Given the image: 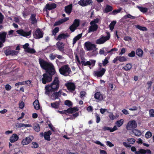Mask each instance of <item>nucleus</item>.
<instances>
[{
	"instance_id": "28",
	"label": "nucleus",
	"mask_w": 154,
	"mask_h": 154,
	"mask_svg": "<svg viewBox=\"0 0 154 154\" xmlns=\"http://www.w3.org/2000/svg\"><path fill=\"white\" fill-rule=\"evenodd\" d=\"M7 33L5 32L0 33V40L2 42H4L5 40Z\"/></svg>"
},
{
	"instance_id": "37",
	"label": "nucleus",
	"mask_w": 154,
	"mask_h": 154,
	"mask_svg": "<svg viewBox=\"0 0 154 154\" xmlns=\"http://www.w3.org/2000/svg\"><path fill=\"white\" fill-rule=\"evenodd\" d=\"M119 61L120 62H125L127 60V58L124 56H118Z\"/></svg>"
},
{
	"instance_id": "13",
	"label": "nucleus",
	"mask_w": 154,
	"mask_h": 154,
	"mask_svg": "<svg viewBox=\"0 0 154 154\" xmlns=\"http://www.w3.org/2000/svg\"><path fill=\"white\" fill-rule=\"evenodd\" d=\"M85 45L87 50L88 51L92 50L96 48V46L94 44L89 42H86L85 44Z\"/></svg>"
},
{
	"instance_id": "43",
	"label": "nucleus",
	"mask_w": 154,
	"mask_h": 154,
	"mask_svg": "<svg viewBox=\"0 0 154 154\" xmlns=\"http://www.w3.org/2000/svg\"><path fill=\"white\" fill-rule=\"evenodd\" d=\"M112 9V7L110 6L107 5L105 9V11L106 12H108L111 11Z\"/></svg>"
},
{
	"instance_id": "12",
	"label": "nucleus",
	"mask_w": 154,
	"mask_h": 154,
	"mask_svg": "<svg viewBox=\"0 0 154 154\" xmlns=\"http://www.w3.org/2000/svg\"><path fill=\"white\" fill-rule=\"evenodd\" d=\"M94 98L98 101H101L105 98V96L100 92H97L94 94Z\"/></svg>"
},
{
	"instance_id": "62",
	"label": "nucleus",
	"mask_w": 154,
	"mask_h": 154,
	"mask_svg": "<svg viewBox=\"0 0 154 154\" xmlns=\"http://www.w3.org/2000/svg\"><path fill=\"white\" fill-rule=\"evenodd\" d=\"M5 89L6 90L9 91L11 88V87L9 85H6L5 87Z\"/></svg>"
},
{
	"instance_id": "25",
	"label": "nucleus",
	"mask_w": 154,
	"mask_h": 154,
	"mask_svg": "<svg viewBox=\"0 0 154 154\" xmlns=\"http://www.w3.org/2000/svg\"><path fill=\"white\" fill-rule=\"evenodd\" d=\"M17 127L21 128L22 127L26 128L32 127V125L29 124H24L21 123H17L16 125Z\"/></svg>"
},
{
	"instance_id": "48",
	"label": "nucleus",
	"mask_w": 154,
	"mask_h": 154,
	"mask_svg": "<svg viewBox=\"0 0 154 154\" xmlns=\"http://www.w3.org/2000/svg\"><path fill=\"white\" fill-rule=\"evenodd\" d=\"M140 10L143 12H146L147 11V9L146 8H143L141 7H138Z\"/></svg>"
},
{
	"instance_id": "9",
	"label": "nucleus",
	"mask_w": 154,
	"mask_h": 154,
	"mask_svg": "<svg viewBox=\"0 0 154 154\" xmlns=\"http://www.w3.org/2000/svg\"><path fill=\"white\" fill-rule=\"evenodd\" d=\"M33 137L32 136H29L23 139L21 142L22 145L24 146L29 143L33 139Z\"/></svg>"
},
{
	"instance_id": "21",
	"label": "nucleus",
	"mask_w": 154,
	"mask_h": 154,
	"mask_svg": "<svg viewBox=\"0 0 154 154\" xmlns=\"http://www.w3.org/2000/svg\"><path fill=\"white\" fill-rule=\"evenodd\" d=\"M19 138L18 136L15 134H12V136L10 137V141L11 143H13L17 141Z\"/></svg>"
},
{
	"instance_id": "33",
	"label": "nucleus",
	"mask_w": 154,
	"mask_h": 154,
	"mask_svg": "<svg viewBox=\"0 0 154 154\" xmlns=\"http://www.w3.org/2000/svg\"><path fill=\"white\" fill-rule=\"evenodd\" d=\"M35 15L33 14L31 15L30 18V20L31 21L32 24H35L37 23V20L35 18Z\"/></svg>"
},
{
	"instance_id": "56",
	"label": "nucleus",
	"mask_w": 154,
	"mask_h": 154,
	"mask_svg": "<svg viewBox=\"0 0 154 154\" xmlns=\"http://www.w3.org/2000/svg\"><path fill=\"white\" fill-rule=\"evenodd\" d=\"M118 49L116 48H113L111 49L110 51H108L107 52L108 53H109L111 54H113V51H118Z\"/></svg>"
},
{
	"instance_id": "3",
	"label": "nucleus",
	"mask_w": 154,
	"mask_h": 154,
	"mask_svg": "<svg viewBox=\"0 0 154 154\" xmlns=\"http://www.w3.org/2000/svg\"><path fill=\"white\" fill-rule=\"evenodd\" d=\"M99 20L98 18H96L90 22V24L91 26L89 27L88 30L89 32H94L97 30L98 26L97 24L99 22Z\"/></svg>"
},
{
	"instance_id": "59",
	"label": "nucleus",
	"mask_w": 154,
	"mask_h": 154,
	"mask_svg": "<svg viewBox=\"0 0 154 154\" xmlns=\"http://www.w3.org/2000/svg\"><path fill=\"white\" fill-rule=\"evenodd\" d=\"M95 116L96 118V122L98 123L100 121V116L97 114H95Z\"/></svg>"
},
{
	"instance_id": "64",
	"label": "nucleus",
	"mask_w": 154,
	"mask_h": 154,
	"mask_svg": "<svg viewBox=\"0 0 154 154\" xmlns=\"http://www.w3.org/2000/svg\"><path fill=\"white\" fill-rule=\"evenodd\" d=\"M11 50L8 49L5 51V53L6 55H11Z\"/></svg>"
},
{
	"instance_id": "42",
	"label": "nucleus",
	"mask_w": 154,
	"mask_h": 154,
	"mask_svg": "<svg viewBox=\"0 0 154 154\" xmlns=\"http://www.w3.org/2000/svg\"><path fill=\"white\" fill-rule=\"evenodd\" d=\"M51 105L52 108L54 109H57L58 108V103L57 102H56L51 103Z\"/></svg>"
},
{
	"instance_id": "27",
	"label": "nucleus",
	"mask_w": 154,
	"mask_h": 154,
	"mask_svg": "<svg viewBox=\"0 0 154 154\" xmlns=\"http://www.w3.org/2000/svg\"><path fill=\"white\" fill-rule=\"evenodd\" d=\"M72 7V4H70L66 6L65 8L66 12L68 14H69L71 12Z\"/></svg>"
},
{
	"instance_id": "51",
	"label": "nucleus",
	"mask_w": 154,
	"mask_h": 154,
	"mask_svg": "<svg viewBox=\"0 0 154 154\" xmlns=\"http://www.w3.org/2000/svg\"><path fill=\"white\" fill-rule=\"evenodd\" d=\"M19 107L20 109H23L24 107V103L23 101H21L19 104Z\"/></svg>"
},
{
	"instance_id": "61",
	"label": "nucleus",
	"mask_w": 154,
	"mask_h": 154,
	"mask_svg": "<svg viewBox=\"0 0 154 154\" xmlns=\"http://www.w3.org/2000/svg\"><path fill=\"white\" fill-rule=\"evenodd\" d=\"M29 46V44L28 43H26L23 45V48L25 49V51H26V50L29 48L28 47Z\"/></svg>"
},
{
	"instance_id": "45",
	"label": "nucleus",
	"mask_w": 154,
	"mask_h": 154,
	"mask_svg": "<svg viewBox=\"0 0 154 154\" xmlns=\"http://www.w3.org/2000/svg\"><path fill=\"white\" fill-rule=\"evenodd\" d=\"M109 58L107 57L105 58V59L102 61V64L103 66H105L107 63H109L108 60Z\"/></svg>"
},
{
	"instance_id": "26",
	"label": "nucleus",
	"mask_w": 154,
	"mask_h": 154,
	"mask_svg": "<svg viewBox=\"0 0 154 154\" xmlns=\"http://www.w3.org/2000/svg\"><path fill=\"white\" fill-rule=\"evenodd\" d=\"M132 132L134 135L137 137H140L142 134V132L141 131L137 129H134Z\"/></svg>"
},
{
	"instance_id": "38",
	"label": "nucleus",
	"mask_w": 154,
	"mask_h": 154,
	"mask_svg": "<svg viewBox=\"0 0 154 154\" xmlns=\"http://www.w3.org/2000/svg\"><path fill=\"white\" fill-rule=\"evenodd\" d=\"M33 128L35 131L37 132H39L40 130L39 125L38 124H35Z\"/></svg>"
},
{
	"instance_id": "19",
	"label": "nucleus",
	"mask_w": 154,
	"mask_h": 154,
	"mask_svg": "<svg viewBox=\"0 0 154 154\" xmlns=\"http://www.w3.org/2000/svg\"><path fill=\"white\" fill-rule=\"evenodd\" d=\"M106 71V69H105L103 68L100 71H96L94 72L95 75L97 76L98 77H100L103 76Z\"/></svg>"
},
{
	"instance_id": "50",
	"label": "nucleus",
	"mask_w": 154,
	"mask_h": 154,
	"mask_svg": "<svg viewBox=\"0 0 154 154\" xmlns=\"http://www.w3.org/2000/svg\"><path fill=\"white\" fill-rule=\"evenodd\" d=\"M109 116L110 120H113L115 119L116 118L115 116L113 114L112 112H109Z\"/></svg>"
},
{
	"instance_id": "41",
	"label": "nucleus",
	"mask_w": 154,
	"mask_h": 154,
	"mask_svg": "<svg viewBox=\"0 0 154 154\" xmlns=\"http://www.w3.org/2000/svg\"><path fill=\"white\" fill-rule=\"evenodd\" d=\"M136 27L139 29L143 31H146L147 29L145 27L139 25L136 26Z\"/></svg>"
},
{
	"instance_id": "5",
	"label": "nucleus",
	"mask_w": 154,
	"mask_h": 154,
	"mask_svg": "<svg viewBox=\"0 0 154 154\" xmlns=\"http://www.w3.org/2000/svg\"><path fill=\"white\" fill-rule=\"evenodd\" d=\"M137 124L136 122L134 120H131L128 122L126 128L128 130H132L136 128Z\"/></svg>"
},
{
	"instance_id": "32",
	"label": "nucleus",
	"mask_w": 154,
	"mask_h": 154,
	"mask_svg": "<svg viewBox=\"0 0 154 154\" xmlns=\"http://www.w3.org/2000/svg\"><path fill=\"white\" fill-rule=\"evenodd\" d=\"M143 51L141 49L138 48L136 51V54L139 57H142L143 55Z\"/></svg>"
},
{
	"instance_id": "8",
	"label": "nucleus",
	"mask_w": 154,
	"mask_h": 154,
	"mask_svg": "<svg viewBox=\"0 0 154 154\" xmlns=\"http://www.w3.org/2000/svg\"><path fill=\"white\" fill-rule=\"evenodd\" d=\"M127 140L128 142L129 143L126 142H123L122 144L123 145L126 147H131V145H130L133 144L135 142L136 140L135 139L132 138H129L127 139Z\"/></svg>"
},
{
	"instance_id": "30",
	"label": "nucleus",
	"mask_w": 154,
	"mask_h": 154,
	"mask_svg": "<svg viewBox=\"0 0 154 154\" xmlns=\"http://www.w3.org/2000/svg\"><path fill=\"white\" fill-rule=\"evenodd\" d=\"M33 105L35 109L38 110L40 108L39 102L38 100H35L33 103Z\"/></svg>"
},
{
	"instance_id": "29",
	"label": "nucleus",
	"mask_w": 154,
	"mask_h": 154,
	"mask_svg": "<svg viewBox=\"0 0 154 154\" xmlns=\"http://www.w3.org/2000/svg\"><path fill=\"white\" fill-rule=\"evenodd\" d=\"M69 36V35L67 33L60 34L58 35V40L64 39Z\"/></svg>"
},
{
	"instance_id": "36",
	"label": "nucleus",
	"mask_w": 154,
	"mask_h": 154,
	"mask_svg": "<svg viewBox=\"0 0 154 154\" xmlns=\"http://www.w3.org/2000/svg\"><path fill=\"white\" fill-rule=\"evenodd\" d=\"M64 44L62 43L58 42V49L63 52L64 51Z\"/></svg>"
},
{
	"instance_id": "60",
	"label": "nucleus",
	"mask_w": 154,
	"mask_h": 154,
	"mask_svg": "<svg viewBox=\"0 0 154 154\" xmlns=\"http://www.w3.org/2000/svg\"><path fill=\"white\" fill-rule=\"evenodd\" d=\"M11 55H17L18 53V52L14 50H11Z\"/></svg>"
},
{
	"instance_id": "1",
	"label": "nucleus",
	"mask_w": 154,
	"mask_h": 154,
	"mask_svg": "<svg viewBox=\"0 0 154 154\" xmlns=\"http://www.w3.org/2000/svg\"><path fill=\"white\" fill-rule=\"evenodd\" d=\"M39 63L41 67L46 70L45 73L43 74L41 81L44 84L51 82L52 80V76L56 72L54 66L50 63L40 59Z\"/></svg>"
},
{
	"instance_id": "4",
	"label": "nucleus",
	"mask_w": 154,
	"mask_h": 154,
	"mask_svg": "<svg viewBox=\"0 0 154 154\" xmlns=\"http://www.w3.org/2000/svg\"><path fill=\"white\" fill-rule=\"evenodd\" d=\"M59 72L61 74L66 76L71 73V70L68 65H65L60 69Z\"/></svg>"
},
{
	"instance_id": "22",
	"label": "nucleus",
	"mask_w": 154,
	"mask_h": 154,
	"mask_svg": "<svg viewBox=\"0 0 154 154\" xmlns=\"http://www.w3.org/2000/svg\"><path fill=\"white\" fill-rule=\"evenodd\" d=\"M103 130L104 131H109L110 132H113L117 130V129L116 126H114L113 128L104 126L103 128Z\"/></svg>"
},
{
	"instance_id": "40",
	"label": "nucleus",
	"mask_w": 154,
	"mask_h": 154,
	"mask_svg": "<svg viewBox=\"0 0 154 154\" xmlns=\"http://www.w3.org/2000/svg\"><path fill=\"white\" fill-rule=\"evenodd\" d=\"M26 52L31 54H33L36 52L35 51L34 49L29 48L26 50Z\"/></svg>"
},
{
	"instance_id": "35",
	"label": "nucleus",
	"mask_w": 154,
	"mask_h": 154,
	"mask_svg": "<svg viewBox=\"0 0 154 154\" xmlns=\"http://www.w3.org/2000/svg\"><path fill=\"white\" fill-rule=\"evenodd\" d=\"M69 18L67 17L60 20H58V25L60 24L67 21L69 20Z\"/></svg>"
},
{
	"instance_id": "2",
	"label": "nucleus",
	"mask_w": 154,
	"mask_h": 154,
	"mask_svg": "<svg viewBox=\"0 0 154 154\" xmlns=\"http://www.w3.org/2000/svg\"><path fill=\"white\" fill-rule=\"evenodd\" d=\"M58 78L56 77L50 85H47L45 87V94L49 95L51 94V98L54 100L58 97Z\"/></svg>"
},
{
	"instance_id": "46",
	"label": "nucleus",
	"mask_w": 154,
	"mask_h": 154,
	"mask_svg": "<svg viewBox=\"0 0 154 154\" xmlns=\"http://www.w3.org/2000/svg\"><path fill=\"white\" fill-rule=\"evenodd\" d=\"M122 10L121 8H119L118 9L112 11V14L113 15H115L117 14V13H119Z\"/></svg>"
},
{
	"instance_id": "49",
	"label": "nucleus",
	"mask_w": 154,
	"mask_h": 154,
	"mask_svg": "<svg viewBox=\"0 0 154 154\" xmlns=\"http://www.w3.org/2000/svg\"><path fill=\"white\" fill-rule=\"evenodd\" d=\"M65 105L69 106H72V103L70 101L68 100H67L65 101Z\"/></svg>"
},
{
	"instance_id": "17",
	"label": "nucleus",
	"mask_w": 154,
	"mask_h": 154,
	"mask_svg": "<svg viewBox=\"0 0 154 154\" xmlns=\"http://www.w3.org/2000/svg\"><path fill=\"white\" fill-rule=\"evenodd\" d=\"M43 34L42 32L39 29H37L35 32L34 34V36L35 38L38 39L42 38L43 37Z\"/></svg>"
},
{
	"instance_id": "55",
	"label": "nucleus",
	"mask_w": 154,
	"mask_h": 154,
	"mask_svg": "<svg viewBox=\"0 0 154 154\" xmlns=\"http://www.w3.org/2000/svg\"><path fill=\"white\" fill-rule=\"evenodd\" d=\"M58 32V27H56L55 28L52 30V35L54 36H55L56 34Z\"/></svg>"
},
{
	"instance_id": "39",
	"label": "nucleus",
	"mask_w": 154,
	"mask_h": 154,
	"mask_svg": "<svg viewBox=\"0 0 154 154\" xmlns=\"http://www.w3.org/2000/svg\"><path fill=\"white\" fill-rule=\"evenodd\" d=\"M116 23V22L115 21H113L109 25V27L110 30L112 31L114 29L115 25Z\"/></svg>"
},
{
	"instance_id": "54",
	"label": "nucleus",
	"mask_w": 154,
	"mask_h": 154,
	"mask_svg": "<svg viewBox=\"0 0 154 154\" xmlns=\"http://www.w3.org/2000/svg\"><path fill=\"white\" fill-rule=\"evenodd\" d=\"M79 113L78 112H76V113L73 114L72 116L69 118V119H73L75 118L78 116Z\"/></svg>"
},
{
	"instance_id": "63",
	"label": "nucleus",
	"mask_w": 154,
	"mask_h": 154,
	"mask_svg": "<svg viewBox=\"0 0 154 154\" xmlns=\"http://www.w3.org/2000/svg\"><path fill=\"white\" fill-rule=\"evenodd\" d=\"M106 145L110 147L113 146H114L111 142L109 141H107L106 142Z\"/></svg>"
},
{
	"instance_id": "24",
	"label": "nucleus",
	"mask_w": 154,
	"mask_h": 154,
	"mask_svg": "<svg viewBox=\"0 0 154 154\" xmlns=\"http://www.w3.org/2000/svg\"><path fill=\"white\" fill-rule=\"evenodd\" d=\"M124 122V120L122 119H120V120H118L116 122H115L116 125L114 126H116V127L118 130V128H119L123 124Z\"/></svg>"
},
{
	"instance_id": "7",
	"label": "nucleus",
	"mask_w": 154,
	"mask_h": 154,
	"mask_svg": "<svg viewBox=\"0 0 154 154\" xmlns=\"http://www.w3.org/2000/svg\"><path fill=\"white\" fill-rule=\"evenodd\" d=\"M80 20L79 19L74 20L73 23L69 27L70 31L73 32L76 29L77 27L79 25Z\"/></svg>"
},
{
	"instance_id": "52",
	"label": "nucleus",
	"mask_w": 154,
	"mask_h": 154,
	"mask_svg": "<svg viewBox=\"0 0 154 154\" xmlns=\"http://www.w3.org/2000/svg\"><path fill=\"white\" fill-rule=\"evenodd\" d=\"M31 147L34 148H37L38 147V145L37 143L33 142L32 143Z\"/></svg>"
},
{
	"instance_id": "57",
	"label": "nucleus",
	"mask_w": 154,
	"mask_h": 154,
	"mask_svg": "<svg viewBox=\"0 0 154 154\" xmlns=\"http://www.w3.org/2000/svg\"><path fill=\"white\" fill-rule=\"evenodd\" d=\"M149 116L150 117H154V109H151L149 112Z\"/></svg>"
},
{
	"instance_id": "31",
	"label": "nucleus",
	"mask_w": 154,
	"mask_h": 154,
	"mask_svg": "<svg viewBox=\"0 0 154 154\" xmlns=\"http://www.w3.org/2000/svg\"><path fill=\"white\" fill-rule=\"evenodd\" d=\"M82 33L80 34L77 36L75 37L73 39V44L74 45L76 42V41L79 39L82 36Z\"/></svg>"
},
{
	"instance_id": "58",
	"label": "nucleus",
	"mask_w": 154,
	"mask_h": 154,
	"mask_svg": "<svg viewBox=\"0 0 154 154\" xmlns=\"http://www.w3.org/2000/svg\"><path fill=\"white\" fill-rule=\"evenodd\" d=\"M126 49L125 48H122L121 49V51L119 52V54L122 55L125 53Z\"/></svg>"
},
{
	"instance_id": "34",
	"label": "nucleus",
	"mask_w": 154,
	"mask_h": 154,
	"mask_svg": "<svg viewBox=\"0 0 154 154\" xmlns=\"http://www.w3.org/2000/svg\"><path fill=\"white\" fill-rule=\"evenodd\" d=\"M132 65L130 63L127 64L125 66L123 67L122 69L126 71H128L130 70L132 68Z\"/></svg>"
},
{
	"instance_id": "11",
	"label": "nucleus",
	"mask_w": 154,
	"mask_h": 154,
	"mask_svg": "<svg viewBox=\"0 0 154 154\" xmlns=\"http://www.w3.org/2000/svg\"><path fill=\"white\" fill-rule=\"evenodd\" d=\"M92 3V0H80L78 2V4L84 7L90 5Z\"/></svg>"
},
{
	"instance_id": "6",
	"label": "nucleus",
	"mask_w": 154,
	"mask_h": 154,
	"mask_svg": "<svg viewBox=\"0 0 154 154\" xmlns=\"http://www.w3.org/2000/svg\"><path fill=\"white\" fill-rule=\"evenodd\" d=\"M107 36L105 37H102L97 39L96 41V43L98 44H101L104 43L106 41L108 40L110 37V34L109 32H106Z\"/></svg>"
},
{
	"instance_id": "14",
	"label": "nucleus",
	"mask_w": 154,
	"mask_h": 154,
	"mask_svg": "<svg viewBox=\"0 0 154 154\" xmlns=\"http://www.w3.org/2000/svg\"><path fill=\"white\" fill-rule=\"evenodd\" d=\"M96 61L93 60H90L89 61H86L85 60H82L81 63L83 65H92V66H94Z\"/></svg>"
},
{
	"instance_id": "16",
	"label": "nucleus",
	"mask_w": 154,
	"mask_h": 154,
	"mask_svg": "<svg viewBox=\"0 0 154 154\" xmlns=\"http://www.w3.org/2000/svg\"><path fill=\"white\" fill-rule=\"evenodd\" d=\"M135 154H151V152L149 149L145 150L143 149H140L139 151H136Z\"/></svg>"
},
{
	"instance_id": "18",
	"label": "nucleus",
	"mask_w": 154,
	"mask_h": 154,
	"mask_svg": "<svg viewBox=\"0 0 154 154\" xmlns=\"http://www.w3.org/2000/svg\"><path fill=\"white\" fill-rule=\"evenodd\" d=\"M67 89L70 91H74L75 88V87L73 83L69 82L65 84Z\"/></svg>"
},
{
	"instance_id": "23",
	"label": "nucleus",
	"mask_w": 154,
	"mask_h": 154,
	"mask_svg": "<svg viewBox=\"0 0 154 154\" xmlns=\"http://www.w3.org/2000/svg\"><path fill=\"white\" fill-rule=\"evenodd\" d=\"M79 110L78 108L77 107H74L73 108H70L67 110H66L65 112H67V113H72L75 112Z\"/></svg>"
},
{
	"instance_id": "44",
	"label": "nucleus",
	"mask_w": 154,
	"mask_h": 154,
	"mask_svg": "<svg viewBox=\"0 0 154 154\" xmlns=\"http://www.w3.org/2000/svg\"><path fill=\"white\" fill-rule=\"evenodd\" d=\"M123 18L124 19H127V18H130L132 19H134L135 18V17L132 16L130 15V14H128L127 15H125Z\"/></svg>"
},
{
	"instance_id": "20",
	"label": "nucleus",
	"mask_w": 154,
	"mask_h": 154,
	"mask_svg": "<svg viewBox=\"0 0 154 154\" xmlns=\"http://www.w3.org/2000/svg\"><path fill=\"white\" fill-rule=\"evenodd\" d=\"M56 7V5L54 3L48 4L45 6V8L47 10H50L55 8Z\"/></svg>"
},
{
	"instance_id": "10",
	"label": "nucleus",
	"mask_w": 154,
	"mask_h": 154,
	"mask_svg": "<svg viewBox=\"0 0 154 154\" xmlns=\"http://www.w3.org/2000/svg\"><path fill=\"white\" fill-rule=\"evenodd\" d=\"M51 134V132L49 131L47 132H45L44 133L42 132L40 134V136L41 137H44L45 140L48 141L50 140V136Z\"/></svg>"
},
{
	"instance_id": "47",
	"label": "nucleus",
	"mask_w": 154,
	"mask_h": 154,
	"mask_svg": "<svg viewBox=\"0 0 154 154\" xmlns=\"http://www.w3.org/2000/svg\"><path fill=\"white\" fill-rule=\"evenodd\" d=\"M152 136V133L149 131H147L145 134V137L147 139L150 138Z\"/></svg>"
},
{
	"instance_id": "53",
	"label": "nucleus",
	"mask_w": 154,
	"mask_h": 154,
	"mask_svg": "<svg viewBox=\"0 0 154 154\" xmlns=\"http://www.w3.org/2000/svg\"><path fill=\"white\" fill-rule=\"evenodd\" d=\"M135 53L134 51H132L131 52L128 54V56L130 57H133L135 56Z\"/></svg>"
},
{
	"instance_id": "15",
	"label": "nucleus",
	"mask_w": 154,
	"mask_h": 154,
	"mask_svg": "<svg viewBox=\"0 0 154 154\" xmlns=\"http://www.w3.org/2000/svg\"><path fill=\"white\" fill-rule=\"evenodd\" d=\"M17 32L22 36L27 37L31 35L32 31L30 30L29 32H26L24 31L23 30L20 29L17 30Z\"/></svg>"
}]
</instances>
